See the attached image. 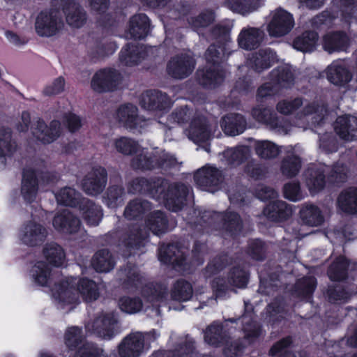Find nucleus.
<instances>
[{
	"mask_svg": "<svg viewBox=\"0 0 357 357\" xmlns=\"http://www.w3.org/2000/svg\"><path fill=\"white\" fill-rule=\"evenodd\" d=\"M195 67V60L188 52L173 57L167 65V72L176 79H183L192 73Z\"/></svg>",
	"mask_w": 357,
	"mask_h": 357,
	"instance_id": "nucleus-13",
	"label": "nucleus"
},
{
	"mask_svg": "<svg viewBox=\"0 0 357 357\" xmlns=\"http://www.w3.org/2000/svg\"><path fill=\"white\" fill-rule=\"evenodd\" d=\"M261 0H227V6L233 11L247 15L255 10L259 6Z\"/></svg>",
	"mask_w": 357,
	"mask_h": 357,
	"instance_id": "nucleus-51",
	"label": "nucleus"
},
{
	"mask_svg": "<svg viewBox=\"0 0 357 357\" xmlns=\"http://www.w3.org/2000/svg\"><path fill=\"white\" fill-rule=\"evenodd\" d=\"M125 195L124 189L121 185L111 186L104 197L105 203L109 208H116L122 204Z\"/></svg>",
	"mask_w": 357,
	"mask_h": 357,
	"instance_id": "nucleus-54",
	"label": "nucleus"
},
{
	"mask_svg": "<svg viewBox=\"0 0 357 357\" xmlns=\"http://www.w3.org/2000/svg\"><path fill=\"white\" fill-rule=\"evenodd\" d=\"M112 151L123 155H131L138 153L142 146L137 141L128 137H119L112 140Z\"/></svg>",
	"mask_w": 357,
	"mask_h": 357,
	"instance_id": "nucleus-32",
	"label": "nucleus"
},
{
	"mask_svg": "<svg viewBox=\"0 0 357 357\" xmlns=\"http://www.w3.org/2000/svg\"><path fill=\"white\" fill-rule=\"evenodd\" d=\"M319 149L325 153L335 152L337 150V141L331 134L326 133L320 138Z\"/></svg>",
	"mask_w": 357,
	"mask_h": 357,
	"instance_id": "nucleus-64",
	"label": "nucleus"
},
{
	"mask_svg": "<svg viewBox=\"0 0 357 357\" xmlns=\"http://www.w3.org/2000/svg\"><path fill=\"white\" fill-rule=\"evenodd\" d=\"M291 340L289 337L284 338L275 344L270 350V354L276 357H295L288 351V347L291 344Z\"/></svg>",
	"mask_w": 357,
	"mask_h": 357,
	"instance_id": "nucleus-59",
	"label": "nucleus"
},
{
	"mask_svg": "<svg viewBox=\"0 0 357 357\" xmlns=\"http://www.w3.org/2000/svg\"><path fill=\"white\" fill-rule=\"evenodd\" d=\"M47 234L45 227L33 221L25 224L20 231L22 241L29 245H36L43 243Z\"/></svg>",
	"mask_w": 357,
	"mask_h": 357,
	"instance_id": "nucleus-25",
	"label": "nucleus"
},
{
	"mask_svg": "<svg viewBox=\"0 0 357 357\" xmlns=\"http://www.w3.org/2000/svg\"><path fill=\"white\" fill-rule=\"evenodd\" d=\"M276 109L285 116L294 114V125L303 130H305L310 123H320L326 113V109L324 105L319 106L314 102L304 103V100L301 98L282 100L276 105Z\"/></svg>",
	"mask_w": 357,
	"mask_h": 357,
	"instance_id": "nucleus-3",
	"label": "nucleus"
},
{
	"mask_svg": "<svg viewBox=\"0 0 357 357\" xmlns=\"http://www.w3.org/2000/svg\"><path fill=\"white\" fill-rule=\"evenodd\" d=\"M256 154L261 159H272L276 158L281 150L275 143L268 140L257 141L255 144Z\"/></svg>",
	"mask_w": 357,
	"mask_h": 357,
	"instance_id": "nucleus-48",
	"label": "nucleus"
},
{
	"mask_svg": "<svg viewBox=\"0 0 357 357\" xmlns=\"http://www.w3.org/2000/svg\"><path fill=\"white\" fill-rule=\"evenodd\" d=\"M146 48L128 44L121 51L120 61L126 66H133L144 57Z\"/></svg>",
	"mask_w": 357,
	"mask_h": 357,
	"instance_id": "nucleus-42",
	"label": "nucleus"
},
{
	"mask_svg": "<svg viewBox=\"0 0 357 357\" xmlns=\"http://www.w3.org/2000/svg\"><path fill=\"white\" fill-rule=\"evenodd\" d=\"M55 197L59 204L71 207H79L82 199H81L80 194L74 188L70 187H65L61 189L55 195Z\"/></svg>",
	"mask_w": 357,
	"mask_h": 357,
	"instance_id": "nucleus-47",
	"label": "nucleus"
},
{
	"mask_svg": "<svg viewBox=\"0 0 357 357\" xmlns=\"http://www.w3.org/2000/svg\"><path fill=\"white\" fill-rule=\"evenodd\" d=\"M216 129V123L208 125L204 116L195 114L186 130V135L191 141L198 144L210 139Z\"/></svg>",
	"mask_w": 357,
	"mask_h": 357,
	"instance_id": "nucleus-10",
	"label": "nucleus"
},
{
	"mask_svg": "<svg viewBox=\"0 0 357 357\" xmlns=\"http://www.w3.org/2000/svg\"><path fill=\"white\" fill-rule=\"evenodd\" d=\"M142 107L150 111H163L171 107L170 99L165 93L158 91H147L140 97Z\"/></svg>",
	"mask_w": 357,
	"mask_h": 357,
	"instance_id": "nucleus-22",
	"label": "nucleus"
},
{
	"mask_svg": "<svg viewBox=\"0 0 357 357\" xmlns=\"http://www.w3.org/2000/svg\"><path fill=\"white\" fill-rule=\"evenodd\" d=\"M217 216L224 220V226L226 229L229 230L232 233L240 231L241 229V221L238 214L234 213H227L224 215H217Z\"/></svg>",
	"mask_w": 357,
	"mask_h": 357,
	"instance_id": "nucleus-61",
	"label": "nucleus"
},
{
	"mask_svg": "<svg viewBox=\"0 0 357 357\" xmlns=\"http://www.w3.org/2000/svg\"><path fill=\"white\" fill-rule=\"evenodd\" d=\"M82 340L81 329L77 327L68 328L65 334V343L68 347L73 349Z\"/></svg>",
	"mask_w": 357,
	"mask_h": 357,
	"instance_id": "nucleus-63",
	"label": "nucleus"
},
{
	"mask_svg": "<svg viewBox=\"0 0 357 357\" xmlns=\"http://www.w3.org/2000/svg\"><path fill=\"white\" fill-rule=\"evenodd\" d=\"M116 118L121 125L132 132H142L151 123V119L138 114V108L132 104H125L119 107Z\"/></svg>",
	"mask_w": 357,
	"mask_h": 357,
	"instance_id": "nucleus-7",
	"label": "nucleus"
},
{
	"mask_svg": "<svg viewBox=\"0 0 357 357\" xmlns=\"http://www.w3.org/2000/svg\"><path fill=\"white\" fill-rule=\"evenodd\" d=\"M291 207L286 202L277 200L269 203L263 211V215L271 221H282L292 215Z\"/></svg>",
	"mask_w": 357,
	"mask_h": 357,
	"instance_id": "nucleus-30",
	"label": "nucleus"
},
{
	"mask_svg": "<svg viewBox=\"0 0 357 357\" xmlns=\"http://www.w3.org/2000/svg\"><path fill=\"white\" fill-rule=\"evenodd\" d=\"M158 258L164 264L181 267L184 265L185 251L176 245H162L159 248Z\"/></svg>",
	"mask_w": 357,
	"mask_h": 357,
	"instance_id": "nucleus-29",
	"label": "nucleus"
},
{
	"mask_svg": "<svg viewBox=\"0 0 357 357\" xmlns=\"http://www.w3.org/2000/svg\"><path fill=\"white\" fill-rule=\"evenodd\" d=\"M327 77L328 80L336 85L347 83L351 79L350 72L346 68L343 61L333 62L328 68Z\"/></svg>",
	"mask_w": 357,
	"mask_h": 357,
	"instance_id": "nucleus-37",
	"label": "nucleus"
},
{
	"mask_svg": "<svg viewBox=\"0 0 357 357\" xmlns=\"http://www.w3.org/2000/svg\"><path fill=\"white\" fill-rule=\"evenodd\" d=\"M61 131V123L59 121H52L47 126L43 121L38 120L31 128L33 135L43 144H50L56 140Z\"/></svg>",
	"mask_w": 357,
	"mask_h": 357,
	"instance_id": "nucleus-21",
	"label": "nucleus"
},
{
	"mask_svg": "<svg viewBox=\"0 0 357 357\" xmlns=\"http://www.w3.org/2000/svg\"><path fill=\"white\" fill-rule=\"evenodd\" d=\"M252 116L257 121L268 125L279 134H287L292 126L291 123L287 122L282 124L276 114L269 108H255L252 110Z\"/></svg>",
	"mask_w": 357,
	"mask_h": 357,
	"instance_id": "nucleus-19",
	"label": "nucleus"
},
{
	"mask_svg": "<svg viewBox=\"0 0 357 357\" xmlns=\"http://www.w3.org/2000/svg\"><path fill=\"white\" fill-rule=\"evenodd\" d=\"M151 206L146 200L136 199L130 201L124 210V217L130 220H139L150 211Z\"/></svg>",
	"mask_w": 357,
	"mask_h": 357,
	"instance_id": "nucleus-40",
	"label": "nucleus"
},
{
	"mask_svg": "<svg viewBox=\"0 0 357 357\" xmlns=\"http://www.w3.org/2000/svg\"><path fill=\"white\" fill-rule=\"evenodd\" d=\"M275 59V53L269 49L260 50L252 55L248 65L257 72L268 68Z\"/></svg>",
	"mask_w": 357,
	"mask_h": 357,
	"instance_id": "nucleus-41",
	"label": "nucleus"
},
{
	"mask_svg": "<svg viewBox=\"0 0 357 357\" xmlns=\"http://www.w3.org/2000/svg\"><path fill=\"white\" fill-rule=\"evenodd\" d=\"M248 282L247 273L241 268H234L229 274L228 278H216L213 280L212 287L218 297L231 289L232 287L243 288Z\"/></svg>",
	"mask_w": 357,
	"mask_h": 357,
	"instance_id": "nucleus-9",
	"label": "nucleus"
},
{
	"mask_svg": "<svg viewBox=\"0 0 357 357\" xmlns=\"http://www.w3.org/2000/svg\"><path fill=\"white\" fill-rule=\"evenodd\" d=\"M336 134L345 141L357 139V118L351 115L338 116L334 123Z\"/></svg>",
	"mask_w": 357,
	"mask_h": 357,
	"instance_id": "nucleus-23",
	"label": "nucleus"
},
{
	"mask_svg": "<svg viewBox=\"0 0 357 357\" xmlns=\"http://www.w3.org/2000/svg\"><path fill=\"white\" fill-rule=\"evenodd\" d=\"M241 319V322L243 324V330L245 333V338L251 342L260 335V327L252 321L250 315L244 314Z\"/></svg>",
	"mask_w": 357,
	"mask_h": 357,
	"instance_id": "nucleus-56",
	"label": "nucleus"
},
{
	"mask_svg": "<svg viewBox=\"0 0 357 357\" xmlns=\"http://www.w3.org/2000/svg\"><path fill=\"white\" fill-rule=\"evenodd\" d=\"M82 215L91 226H96L99 224L102 217V210L100 206L96 205L92 201L83 198L79 205Z\"/></svg>",
	"mask_w": 357,
	"mask_h": 357,
	"instance_id": "nucleus-35",
	"label": "nucleus"
},
{
	"mask_svg": "<svg viewBox=\"0 0 357 357\" xmlns=\"http://www.w3.org/2000/svg\"><path fill=\"white\" fill-rule=\"evenodd\" d=\"M220 125L225 134L235 136L245 130L246 121L241 114H230L222 118Z\"/></svg>",
	"mask_w": 357,
	"mask_h": 357,
	"instance_id": "nucleus-31",
	"label": "nucleus"
},
{
	"mask_svg": "<svg viewBox=\"0 0 357 357\" xmlns=\"http://www.w3.org/2000/svg\"><path fill=\"white\" fill-rule=\"evenodd\" d=\"M296 287L302 296H310L315 289L316 279L314 277L303 278L297 282Z\"/></svg>",
	"mask_w": 357,
	"mask_h": 357,
	"instance_id": "nucleus-62",
	"label": "nucleus"
},
{
	"mask_svg": "<svg viewBox=\"0 0 357 357\" xmlns=\"http://www.w3.org/2000/svg\"><path fill=\"white\" fill-rule=\"evenodd\" d=\"M347 266L348 262L347 259L343 257H338L336 261L331 265L328 271V275L331 280L340 281L345 279Z\"/></svg>",
	"mask_w": 357,
	"mask_h": 357,
	"instance_id": "nucleus-53",
	"label": "nucleus"
},
{
	"mask_svg": "<svg viewBox=\"0 0 357 357\" xmlns=\"http://www.w3.org/2000/svg\"><path fill=\"white\" fill-rule=\"evenodd\" d=\"M325 173H328L331 181L342 182L347 177V169L342 164L335 165L331 170L330 167L323 165H313L305 172L306 185L312 194L321 190L325 186Z\"/></svg>",
	"mask_w": 357,
	"mask_h": 357,
	"instance_id": "nucleus-5",
	"label": "nucleus"
},
{
	"mask_svg": "<svg viewBox=\"0 0 357 357\" xmlns=\"http://www.w3.org/2000/svg\"><path fill=\"white\" fill-rule=\"evenodd\" d=\"M291 146L287 147V153H290L284 158L281 165V172L287 178L294 177L299 172L301 167V161L299 157L294 155Z\"/></svg>",
	"mask_w": 357,
	"mask_h": 357,
	"instance_id": "nucleus-45",
	"label": "nucleus"
},
{
	"mask_svg": "<svg viewBox=\"0 0 357 357\" xmlns=\"http://www.w3.org/2000/svg\"><path fill=\"white\" fill-rule=\"evenodd\" d=\"M116 319L113 313H102L92 322L86 325V329L104 339H110L114 335Z\"/></svg>",
	"mask_w": 357,
	"mask_h": 357,
	"instance_id": "nucleus-17",
	"label": "nucleus"
},
{
	"mask_svg": "<svg viewBox=\"0 0 357 357\" xmlns=\"http://www.w3.org/2000/svg\"><path fill=\"white\" fill-rule=\"evenodd\" d=\"M264 36V31L259 28L244 27L238 34V43L240 47L251 50L257 48L260 45Z\"/></svg>",
	"mask_w": 357,
	"mask_h": 357,
	"instance_id": "nucleus-27",
	"label": "nucleus"
},
{
	"mask_svg": "<svg viewBox=\"0 0 357 357\" xmlns=\"http://www.w3.org/2000/svg\"><path fill=\"white\" fill-rule=\"evenodd\" d=\"M107 183V172L101 167L93 168L82 181L83 190L91 195L102 192Z\"/></svg>",
	"mask_w": 357,
	"mask_h": 357,
	"instance_id": "nucleus-18",
	"label": "nucleus"
},
{
	"mask_svg": "<svg viewBox=\"0 0 357 357\" xmlns=\"http://www.w3.org/2000/svg\"><path fill=\"white\" fill-rule=\"evenodd\" d=\"M136 154L132 160L131 165L137 169H151L156 166L167 167L174 163V159L169 157L167 154H163V158L160 160L155 157L148 156L146 151L142 147L141 151Z\"/></svg>",
	"mask_w": 357,
	"mask_h": 357,
	"instance_id": "nucleus-20",
	"label": "nucleus"
},
{
	"mask_svg": "<svg viewBox=\"0 0 357 357\" xmlns=\"http://www.w3.org/2000/svg\"><path fill=\"white\" fill-rule=\"evenodd\" d=\"M38 190L36 172L31 168L24 170L22 181L21 192L25 201L31 202L34 200Z\"/></svg>",
	"mask_w": 357,
	"mask_h": 357,
	"instance_id": "nucleus-33",
	"label": "nucleus"
},
{
	"mask_svg": "<svg viewBox=\"0 0 357 357\" xmlns=\"http://www.w3.org/2000/svg\"><path fill=\"white\" fill-rule=\"evenodd\" d=\"M145 337L142 333L136 332L128 335L119 345L121 357H139L149 347L145 345Z\"/></svg>",
	"mask_w": 357,
	"mask_h": 357,
	"instance_id": "nucleus-14",
	"label": "nucleus"
},
{
	"mask_svg": "<svg viewBox=\"0 0 357 357\" xmlns=\"http://www.w3.org/2000/svg\"><path fill=\"white\" fill-rule=\"evenodd\" d=\"M272 19L268 25L271 36L280 37L288 33L294 25L292 15L283 9H277L271 13Z\"/></svg>",
	"mask_w": 357,
	"mask_h": 357,
	"instance_id": "nucleus-16",
	"label": "nucleus"
},
{
	"mask_svg": "<svg viewBox=\"0 0 357 357\" xmlns=\"http://www.w3.org/2000/svg\"><path fill=\"white\" fill-rule=\"evenodd\" d=\"M225 155L230 163L238 165L250 157V149L247 146H239L227 149L225 151Z\"/></svg>",
	"mask_w": 357,
	"mask_h": 357,
	"instance_id": "nucleus-55",
	"label": "nucleus"
},
{
	"mask_svg": "<svg viewBox=\"0 0 357 357\" xmlns=\"http://www.w3.org/2000/svg\"><path fill=\"white\" fill-rule=\"evenodd\" d=\"M300 218L303 224L318 227L324 222V217L321 209L313 204H305L300 210Z\"/></svg>",
	"mask_w": 357,
	"mask_h": 357,
	"instance_id": "nucleus-34",
	"label": "nucleus"
},
{
	"mask_svg": "<svg viewBox=\"0 0 357 357\" xmlns=\"http://www.w3.org/2000/svg\"><path fill=\"white\" fill-rule=\"evenodd\" d=\"M150 32V20L142 13L137 14L130 17L127 30V37L135 40H141L148 36Z\"/></svg>",
	"mask_w": 357,
	"mask_h": 357,
	"instance_id": "nucleus-26",
	"label": "nucleus"
},
{
	"mask_svg": "<svg viewBox=\"0 0 357 357\" xmlns=\"http://www.w3.org/2000/svg\"><path fill=\"white\" fill-rule=\"evenodd\" d=\"M91 265L96 271L107 273L114 268L115 261L109 250L102 249L94 255L91 260Z\"/></svg>",
	"mask_w": 357,
	"mask_h": 357,
	"instance_id": "nucleus-43",
	"label": "nucleus"
},
{
	"mask_svg": "<svg viewBox=\"0 0 357 357\" xmlns=\"http://www.w3.org/2000/svg\"><path fill=\"white\" fill-rule=\"evenodd\" d=\"M52 225L56 230L65 234L76 233L81 228L79 220L68 209L58 213L53 219Z\"/></svg>",
	"mask_w": 357,
	"mask_h": 357,
	"instance_id": "nucleus-24",
	"label": "nucleus"
},
{
	"mask_svg": "<svg viewBox=\"0 0 357 357\" xmlns=\"http://www.w3.org/2000/svg\"><path fill=\"white\" fill-rule=\"evenodd\" d=\"M145 225L155 235L164 234L167 230V218L160 211L149 213L145 219Z\"/></svg>",
	"mask_w": 357,
	"mask_h": 357,
	"instance_id": "nucleus-44",
	"label": "nucleus"
},
{
	"mask_svg": "<svg viewBox=\"0 0 357 357\" xmlns=\"http://www.w3.org/2000/svg\"><path fill=\"white\" fill-rule=\"evenodd\" d=\"M43 254L49 264L54 266H62L64 263L66 255L63 248L56 243L47 244L43 250Z\"/></svg>",
	"mask_w": 357,
	"mask_h": 357,
	"instance_id": "nucleus-49",
	"label": "nucleus"
},
{
	"mask_svg": "<svg viewBox=\"0 0 357 357\" xmlns=\"http://www.w3.org/2000/svg\"><path fill=\"white\" fill-rule=\"evenodd\" d=\"M194 178L200 189L213 192L222 181V174L216 167L206 165L197 171Z\"/></svg>",
	"mask_w": 357,
	"mask_h": 357,
	"instance_id": "nucleus-11",
	"label": "nucleus"
},
{
	"mask_svg": "<svg viewBox=\"0 0 357 357\" xmlns=\"http://www.w3.org/2000/svg\"><path fill=\"white\" fill-rule=\"evenodd\" d=\"M30 275L36 284L47 286L52 277L51 266L45 261H38L31 268Z\"/></svg>",
	"mask_w": 357,
	"mask_h": 357,
	"instance_id": "nucleus-39",
	"label": "nucleus"
},
{
	"mask_svg": "<svg viewBox=\"0 0 357 357\" xmlns=\"http://www.w3.org/2000/svg\"><path fill=\"white\" fill-rule=\"evenodd\" d=\"M17 145L12 139L11 132L8 128H0V167H4L6 160L16 151Z\"/></svg>",
	"mask_w": 357,
	"mask_h": 357,
	"instance_id": "nucleus-36",
	"label": "nucleus"
},
{
	"mask_svg": "<svg viewBox=\"0 0 357 357\" xmlns=\"http://www.w3.org/2000/svg\"><path fill=\"white\" fill-rule=\"evenodd\" d=\"M192 294V284L186 280H178L173 286L171 296L176 301H186L191 298Z\"/></svg>",
	"mask_w": 357,
	"mask_h": 357,
	"instance_id": "nucleus-50",
	"label": "nucleus"
},
{
	"mask_svg": "<svg viewBox=\"0 0 357 357\" xmlns=\"http://www.w3.org/2000/svg\"><path fill=\"white\" fill-rule=\"evenodd\" d=\"M351 45V39L342 31L329 33L323 38L324 50L331 54L336 52H346Z\"/></svg>",
	"mask_w": 357,
	"mask_h": 357,
	"instance_id": "nucleus-28",
	"label": "nucleus"
},
{
	"mask_svg": "<svg viewBox=\"0 0 357 357\" xmlns=\"http://www.w3.org/2000/svg\"><path fill=\"white\" fill-rule=\"evenodd\" d=\"M146 231H140L137 229H132L126 235L124 239V245L130 249L139 248L143 245V241L146 238Z\"/></svg>",
	"mask_w": 357,
	"mask_h": 357,
	"instance_id": "nucleus-57",
	"label": "nucleus"
},
{
	"mask_svg": "<svg viewBox=\"0 0 357 357\" xmlns=\"http://www.w3.org/2000/svg\"><path fill=\"white\" fill-rule=\"evenodd\" d=\"M317 38V34L314 31L304 32L294 41V47L301 52H310L314 49Z\"/></svg>",
	"mask_w": 357,
	"mask_h": 357,
	"instance_id": "nucleus-52",
	"label": "nucleus"
},
{
	"mask_svg": "<svg viewBox=\"0 0 357 357\" xmlns=\"http://www.w3.org/2000/svg\"><path fill=\"white\" fill-rule=\"evenodd\" d=\"M61 13L56 9L40 13L36 21V31L40 36L50 37L57 33L63 27Z\"/></svg>",
	"mask_w": 357,
	"mask_h": 357,
	"instance_id": "nucleus-8",
	"label": "nucleus"
},
{
	"mask_svg": "<svg viewBox=\"0 0 357 357\" xmlns=\"http://www.w3.org/2000/svg\"><path fill=\"white\" fill-rule=\"evenodd\" d=\"M225 47L211 45L205 53L207 66L205 68L198 70L197 79L200 84L205 87L213 88L221 84L225 77V71L220 63L226 58Z\"/></svg>",
	"mask_w": 357,
	"mask_h": 357,
	"instance_id": "nucleus-4",
	"label": "nucleus"
},
{
	"mask_svg": "<svg viewBox=\"0 0 357 357\" xmlns=\"http://www.w3.org/2000/svg\"><path fill=\"white\" fill-rule=\"evenodd\" d=\"M121 81V74L112 68L98 70L91 80V87L97 92H106L115 90Z\"/></svg>",
	"mask_w": 357,
	"mask_h": 357,
	"instance_id": "nucleus-12",
	"label": "nucleus"
},
{
	"mask_svg": "<svg viewBox=\"0 0 357 357\" xmlns=\"http://www.w3.org/2000/svg\"><path fill=\"white\" fill-rule=\"evenodd\" d=\"M121 310L128 314H135L142 308V302L139 298L123 297L119 300Z\"/></svg>",
	"mask_w": 357,
	"mask_h": 357,
	"instance_id": "nucleus-58",
	"label": "nucleus"
},
{
	"mask_svg": "<svg viewBox=\"0 0 357 357\" xmlns=\"http://www.w3.org/2000/svg\"><path fill=\"white\" fill-rule=\"evenodd\" d=\"M52 291L58 307L61 309L77 303L79 294L86 302L93 301L99 297L98 284L86 278L77 282L76 278H67L56 284Z\"/></svg>",
	"mask_w": 357,
	"mask_h": 357,
	"instance_id": "nucleus-2",
	"label": "nucleus"
},
{
	"mask_svg": "<svg viewBox=\"0 0 357 357\" xmlns=\"http://www.w3.org/2000/svg\"><path fill=\"white\" fill-rule=\"evenodd\" d=\"M56 7H61L66 15L67 23L73 27L79 28L86 21V14L84 10L73 0H52Z\"/></svg>",
	"mask_w": 357,
	"mask_h": 357,
	"instance_id": "nucleus-15",
	"label": "nucleus"
},
{
	"mask_svg": "<svg viewBox=\"0 0 357 357\" xmlns=\"http://www.w3.org/2000/svg\"><path fill=\"white\" fill-rule=\"evenodd\" d=\"M128 190L132 194L149 193L172 211L181 209L189 192L188 188L184 184L170 185L166 181L159 179L151 183L144 178L133 179L130 183Z\"/></svg>",
	"mask_w": 357,
	"mask_h": 357,
	"instance_id": "nucleus-1",
	"label": "nucleus"
},
{
	"mask_svg": "<svg viewBox=\"0 0 357 357\" xmlns=\"http://www.w3.org/2000/svg\"><path fill=\"white\" fill-rule=\"evenodd\" d=\"M338 208L344 213H357V188L343 190L337 200Z\"/></svg>",
	"mask_w": 357,
	"mask_h": 357,
	"instance_id": "nucleus-38",
	"label": "nucleus"
},
{
	"mask_svg": "<svg viewBox=\"0 0 357 357\" xmlns=\"http://www.w3.org/2000/svg\"><path fill=\"white\" fill-rule=\"evenodd\" d=\"M227 338V335L223 332V326L218 322H214L209 326L204 333L205 342L215 347L225 343Z\"/></svg>",
	"mask_w": 357,
	"mask_h": 357,
	"instance_id": "nucleus-46",
	"label": "nucleus"
},
{
	"mask_svg": "<svg viewBox=\"0 0 357 357\" xmlns=\"http://www.w3.org/2000/svg\"><path fill=\"white\" fill-rule=\"evenodd\" d=\"M294 74L289 67L281 66L271 74V82L259 88L257 96L264 98L277 93L280 89L290 87L294 84Z\"/></svg>",
	"mask_w": 357,
	"mask_h": 357,
	"instance_id": "nucleus-6",
	"label": "nucleus"
},
{
	"mask_svg": "<svg viewBox=\"0 0 357 357\" xmlns=\"http://www.w3.org/2000/svg\"><path fill=\"white\" fill-rule=\"evenodd\" d=\"M214 14L212 11L206 10L200 13L196 17H192L189 20V23L196 30L200 28L208 26L214 20Z\"/></svg>",
	"mask_w": 357,
	"mask_h": 357,
	"instance_id": "nucleus-60",
	"label": "nucleus"
}]
</instances>
